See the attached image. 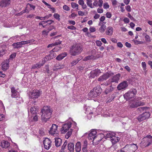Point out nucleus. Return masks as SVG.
<instances>
[{
    "label": "nucleus",
    "instance_id": "nucleus-58",
    "mask_svg": "<svg viewBox=\"0 0 152 152\" xmlns=\"http://www.w3.org/2000/svg\"><path fill=\"white\" fill-rule=\"evenodd\" d=\"M16 56V54L15 53H14L11 54L10 56V59H12L14 58Z\"/></svg>",
    "mask_w": 152,
    "mask_h": 152
},
{
    "label": "nucleus",
    "instance_id": "nucleus-5",
    "mask_svg": "<svg viewBox=\"0 0 152 152\" xmlns=\"http://www.w3.org/2000/svg\"><path fill=\"white\" fill-rule=\"evenodd\" d=\"M34 41V39L26 41H22L20 42L14 43L12 44V45L14 47V48H18L22 47L23 45L28 43L31 44Z\"/></svg>",
    "mask_w": 152,
    "mask_h": 152
},
{
    "label": "nucleus",
    "instance_id": "nucleus-54",
    "mask_svg": "<svg viewBox=\"0 0 152 152\" xmlns=\"http://www.w3.org/2000/svg\"><path fill=\"white\" fill-rule=\"evenodd\" d=\"M96 45L98 46H101L102 45V43L99 40H96Z\"/></svg>",
    "mask_w": 152,
    "mask_h": 152
},
{
    "label": "nucleus",
    "instance_id": "nucleus-47",
    "mask_svg": "<svg viewBox=\"0 0 152 152\" xmlns=\"http://www.w3.org/2000/svg\"><path fill=\"white\" fill-rule=\"evenodd\" d=\"M96 30V29L94 27L91 26L89 28V31L91 32H95Z\"/></svg>",
    "mask_w": 152,
    "mask_h": 152
},
{
    "label": "nucleus",
    "instance_id": "nucleus-8",
    "mask_svg": "<svg viewBox=\"0 0 152 152\" xmlns=\"http://www.w3.org/2000/svg\"><path fill=\"white\" fill-rule=\"evenodd\" d=\"M134 91H129L124 95V97L126 100H128L134 97L137 92L136 90L133 89Z\"/></svg>",
    "mask_w": 152,
    "mask_h": 152
},
{
    "label": "nucleus",
    "instance_id": "nucleus-27",
    "mask_svg": "<svg viewBox=\"0 0 152 152\" xmlns=\"http://www.w3.org/2000/svg\"><path fill=\"white\" fill-rule=\"evenodd\" d=\"M148 108L146 107H142L138 108L137 109V111L138 112L141 113L142 112L143 113L148 111Z\"/></svg>",
    "mask_w": 152,
    "mask_h": 152
},
{
    "label": "nucleus",
    "instance_id": "nucleus-1",
    "mask_svg": "<svg viewBox=\"0 0 152 152\" xmlns=\"http://www.w3.org/2000/svg\"><path fill=\"white\" fill-rule=\"evenodd\" d=\"M52 111L50 106H44L41 112V119L42 122H46L50 118Z\"/></svg>",
    "mask_w": 152,
    "mask_h": 152
},
{
    "label": "nucleus",
    "instance_id": "nucleus-22",
    "mask_svg": "<svg viewBox=\"0 0 152 152\" xmlns=\"http://www.w3.org/2000/svg\"><path fill=\"white\" fill-rule=\"evenodd\" d=\"M98 58V57L97 56H94L93 55H91L88 56L84 58L83 59L84 61H86L90 60H94Z\"/></svg>",
    "mask_w": 152,
    "mask_h": 152
},
{
    "label": "nucleus",
    "instance_id": "nucleus-33",
    "mask_svg": "<svg viewBox=\"0 0 152 152\" xmlns=\"http://www.w3.org/2000/svg\"><path fill=\"white\" fill-rule=\"evenodd\" d=\"M110 140L113 144H115L119 141L118 137H116L115 135L112 137Z\"/></svg>",
    "mask_w": 152,
    "mask_h": 152
},
{
    "label": "nucleus",
    "instance_id": "nucleus-42",
    "mask_svg": "<svg viewBox=\"0 0 152 152\" xmlns=\"http://www.w3.org/2000/svg\"><path fill=\"white\" fill-rule=\"evenodd\" d=\"M53 16L56 19L58 20V21L60 20V15L58 13H54L53 15Z\"/></svg>",
    "mask_w": 152,
    "mask_h": 152
},
{
    "label": "nucleus",
    "instance_id": "nucleus-2",
    "mask_svg": "<svg viewBox=\"0 0 152 152\" xmlns=\"http://www.w3.org/2000/svg\"><path fill=\"white\" fill-rule=\"evenodd\" d=\"M83 50V48L79 44L73 45L70 49V53L72 56H75L80 54Z\"/></svg>",
    "mask_w": 152,
    "mask_h": 152
},
{
    "label": "nucleus",
    "instance_id": "nucleus-56",
    "mask_svg": "<svg viewBox=\"0 0 152 152\" xmlns=\"http://www.w3.org/2000/svg\"><path fill=\"white\" fill-rule=\"evenodd\" d=\"M99 3L98 4V6L100 7H102L103 4V1L102 0H99Z\"/></svg>",
    "mask_w": 152,
    "mask_h": 152
},
{
    "label": "nucleus",
    "instance_id": "nucleus-49",
    "mask_svg": "<svg viewBox=\"0 0 152 152\" xmlns=\"http://www.w3.org/2000/svg\"><path fill=\"white\" fill-rule=\"evenodd\" d=\"M63 8L64 10L67 11H69L70 10L69 7L66 5H64Z\"/></svg>",
    "mask_w": 152,
    "mask_h": 152
},
{
    "label": "nucleus",
    "instance_id": "nucleus-39",
    "mask_svg": "<svg viewBox=\"0 0 152 152\" xmlns=\"http://www.w3.org/2000/svg\"><path fill=\"white\" fill-rule=\"evenodd\" d=\"M72 7L73 9H78V5L75 2H72L71 3Z\"/></svg>",
    "mask_w": 152,
    "mask_h": 152
},
{
    "label": "nucleus",
    "instance_id": "nucleus-43",
    "mask_svg": "<svg viewBox=\"0 0 152 152\" xmlns=\"http://www.w3.org/2000/svg\"><path fill=\"white\" fill-rule=\"evenodd\" d=\"M61 49V48L58 46H56L54 49L51 50V52H57L60 50Z\"/></svg>",
    "mask_w": 152,
    "mask_h": 152
},
{
    "label": "nucleus",
    "instance_id": "nucleus-20",
    "mask_svg": "<svg viewBox=\"0 0 152 152\" xmlns=\"http://www.w3.org/2000/svg\"><path fill=\"white\" fill-rule=\"evenodd\" d=\"M104 135L105 138H110V139L112 137L115 135V134L113 132H107L106 134H104Z\"/></svg>",
    "mask_w": 152,
    "mask_h": 152
},
{
    "label": "nucleus",
    "instance_id": "nucleus-61",
    "mask_svg": "<svg viewBox=\"0 0 152 152\" xmlns=\"http://www.w3.org/2000/svg\"><path fill=\"white\" fill-rule=\"evenodd\" d=\"M97 12L98 13H102L103 12V10L102 8H98L97 9Z\"/></svg>",
    "mask_w": 152,
    "mask_h": 152
},
{
    "label": "nucleus",
    "instance_id": "nucleus-15",
    "mask_svg": "<svg viewBox=\"0 0 152 152\" xmlns=\"http://www.w3.org/2000/svg\"><path fill=\"white\" fill-rule=\"evenodd\" d=\"M101 72L99 69H95L91 71L90 73V77L94 78L96 76H97L100 74Z\"/></svg>",
    "mask_w": 152,
    "mask_h": 152
},
{
    "label": "nucleus",
    "instance_id": "nucleus-50",
    "mask_svg": "<svg viewBox=\"0 0 152 152\" xmlns=\"http://www.w3.org/2000/svg\"><path fill=\"white\" fill-rule=\"evenodd\" d=\"M79 60H78L73 61L71 62V64H72V66L75 65L79 61Z\"/></svg>",
    "mask_w": 152,
    "mask_h": 152
},
{
    "label": "nucleus",
    "instance_id": "nucleus-55",
    "mask_svg": "<svg viewBox=\"0 0 152 152\" xmlns=\"http://www.w3.org/2000/svg\"><path fill=\"white\" fill-rule=\"evenodd\" d=\"M67 144V142L66 141L64 142L63 145L62 146L61 149L62 150H64L66 148Z\"/></svg>",
    "mask_w": 152,
    "mask_h": 152
},
{
    "label": "nucleus",
    "instance_id": "nucleus-40",
    "mask_svg": "<svg viewBox=\"0 0 152 152\" xmlns=\"http://www.w3.org/2000/svg\"><path fill=\"white\" fill-rule=\"evenodd\" d=\"M87 2L86 4L90 8H93L94 7L93 6L92 2V0H86Z\"/></svg>",
    "mask_w": 152,
    "mask_h": 152
},
{
    "label": "nucleus",
    "instance_id": "nucleus-14",
    "mask_svg": "<svg viewBox=\"0 0 152 152\" xmlns=\"http://www.w3.org/2000/svg\"><path fill=\"white\" fill-rule=\"evenodd\" d=\"M128 86V84L126 81H124L123 82L120 83L117 86V88L118 90L124 89Z\"/></svg>",
    "mask_w": 152,
    "mask_h": 152
},
{
    "label": "nucleus",
    "instance_id": "nucleus-24",
    "mask_svg": "<svg viewBox=\"0 0 152 152\" xmlns=\"http://www.w3.org/2000/svg\"><path fill=\"white\" fill-rule=\"evenodd\" d=\"M68 149L69 152H74V145L73 143L69 142L68 144Z\"/></svg>",
    "mask_w": 152,
    "mask_h": 152
},
{
    "label": "nucleus",
    "instance_id": "nucleus-51",
    "mask_svg": "<svg viewBox=\"0 0 152 152\" xmlns=\"http://www.w3.org/2000/svg\"><path fill=\"white\" fill-rule=\"evenodd\" d=\"M67 28L69 29L73 30H75L76 29V27L73 26H68L67 27Z\"/></svg>",
    "mask_w": 152,
    "mask_h": 152
},
{
    "label": "nucleus",
    "instance_id": "nucleus-53",
    "mask_svg": "<svg viewBox=\"0 0 152 152\" xmlns=\"http://www.w3.org/2000/svg\"><path fill=\"white\" fill-rule=\"evenodd\" d=\"M97 133V132L95 130H93L91 131V132L89 133H91V134H92V135L94 136L95 137H96V134Z\"/></svg>",
    "mask_w": 152,
    "mask_h": 152
},
{
    "label": "nucleus",
    "instance_id": "nucleus-46",
    "mask_svg": "<svg viewBox=\"0 0 152 152\" xmlns=\"http://www.w3.org/2000/svg\"><path fill=\"white\" fill-rule=\"evenodd\" d=\"M92 134L91 133H89L88 136V138L89 140H91L92 139H95V137L94 135H92Z\"/></svg>",
    "mask_w": 152,
    "mask_h": 152
},
{
    "label": "nucleus",
    "instance_id": "nucleus-30",
    "mask_svg": "<svg viewBox=\"0 0 152 152\" xmlns=\"http://www.w3.org/2000/svg\"><path fill=\"white\" fill-rule=\"evenodd\" d=\"M96 92L95 91V90L93 89L91 91L89 94V96L92 97H95L98 96V95L96 94Z\"/></svg>",
    "mask_w": 152,
    "mask_h": 152
},
{
    "label": "nucleus",
    "instance_id": "nucleus-35",
    "mask_svg": "<svg viewBox=\"0 0 152 152\" xmlns=\"http://www.w3.org/2000/svg\"><path fill=\"white\" fill-rule=\"evenodd\" d=\"M61 69V68H58V69ZM58 69L56 68H53V69H51L50 70L48 68V67H47L46 68L45 72H47L48 73H49L50 74H51V73L54 71H56Z\"/></svg>",
    "mask_w": 152,
    "mask_h": 152
},
{
    "label": "nucleus",
    "instance_id": "nucleus-45",
    "mask_svg": "<svg viewBox=\"0 0 152 152\" xmlns=\"http://www.w3.org/2000/svg\"><path fill=\"white\" fill-rule=\"evenodd\" d=\"M109 7L110 6L106 2L103 4V7L104 9H108L109 8Z\"/></svg>",
    "mask_w": 152,
    "mask_h": 152
},
{
    "label": "nucleus",
    "instance_id": "nucleus-60",
    "mask_svg": "<svg viewBox=\"0 0 152 152\" xmlns=\"http://www.w3.org/2000/svg\"><path fill=\"white\" fill-rule=\"evenodd\" d=\"M126 9L127 11L129 12H130L131 11V9L130 6L129 5H127L126 7Z\"/></svg>",
    "mask_w": 152,
    "mask_h": 152
},
{
    "label": "nucleus",
    "instance_id": "nucleus-23",
    "mask_svg": "<svg viewBox=\"0 0 152 152\" xmlns=\"http://www.w3.org/2000/svg\"><path fill=\"white\" fill-rule=\"evenodd\" d=\"M12 94L11 95L12 98H17L18 97L17 95L18 94V91L15 89L14 87H12L11 88Z\"/></svg>",
    "mask_w": 152,
    "mask_h": 152
},
{
    "label": "nucleus",
    "instance_id": "nucleus-18",
    "mask_svg": "<svg viewBox=\"0 0 152 152\" xmlns=\"http://www.w3.org/2000/svg\"><path fill=\"white\" fill-rule=\"evenodd\" d=\"M11 0H2L0 1V7H6L10 4Z\"/></svg>",
    "mask_w": 152,
    "mask_h": 152
},
{
    "label": "nucleus",
    "instance_id": "nucleus-25",
    "mask_svg": "<svg viewBox=\"0 0 152 152\" xmlns=\"http://www.w3.org/2000/svg\"><path fill=\"white\" fill-rule=\"evenodd\" d=\"M67 53L66 52L63 53L59 55L56 58V59L60 61L62 59L64 58L66 56Z\"/></svg>",
    "mask_w": 152,
    "mask_h": 152
},
{
    "label": "nucleus",
    "instance_id": "nucleus-64",
    "mask_svg": "<svg viewBox=\"0 0 152 152\" xmlns=\"http://www.w3.org/2000/svg\"><path fill=\"white\" fill-rule=\"evenodd\" d=\"M123 21L124 22L126 23H129V19L128 18H125L124 19Z\"/></svg>",
    "mask_w": 152,
    "mask_h": 152
},
{
    "label": "nucleus",
    "instance_id": "nucleus-26",
    "mask_svg": "<svg viewBox=\"0 0 152 152\" xmlns=\"http://www.w3.org/2000/svg\"><path fill=\"white\" fill-rule=\"evenodd\" d=\"M111 85L109 87L105 89V92L106 94H107L113 91L114 90V89L115 88V87H113Z\"/></svg>",
    "mask_w": 152,
    "mask_h": 152
},
{
    "label": "nucleus",
    "instance_id": "nucleus-31",
    "mask_svg": "<svg viewBox=\"0 0 152 152\" xmlns=\"http://www.w3.org/2000/svg\"><path fill=\"white\" fill-rule=\"evenodd\" d=\"M81 144L79 142H77L75 145V150L77 152H80L81 151Z\"/></svg>",
    "mask_w": 152,
    "mask_h": 152
},
{
    "label": "nucleus",
    "instance_id": "nucleus-28",
    "mask_svg": "<svg viewBox=\"0 0 152 152\" xmlns=\"http://www.w3.org/2000/svg\"><path fill=\"white\" fill-rule=\"evenodd\" d=\"M10 145V144L8 142L3 141L1 142V146L3 148H7Z\"/></svg>",
    "mask_w": 152,
    "mask_h": 152
},
{
    "label": "nucleus",
    "instance_id": "nucleus-11",
    "mask_svg": "<svg viewBox=\"0 0 152 152\" xmlns=\"http://www.w3.org/2000/svg\"><path fill=\"white\" fill-rule=\"evenodd\" d=\"M43 142L45 148L47 150H49L52 145L51 141L49 138H46Z\"/></svg>",
    "mask_w": 152,
    "mask_h": 152
},
{
    "label": "nucleus",
    "instance_id": "nucleus-57",
    "mask_svg": "<svg viewBox=\"0 0 152 152\" xmlns=\"http://www.w3.org/2000/svg\"><path fill=\"white\" fill-rule=\"evenodd\" d=\"M48 33V31L47 30H44L42 31V35L45 36L47 35Z\"/></svg>",
    "mask_w": 152,
    "mask_h": 152
},
{
    "label": "nucleus",
    "instance_id": "nucleus-32",
    "mask_svg": "<svg viewBox=\"0 0 152 152\" xmlns=\"http://www.w3.org/2000/svg\"><path fill=\"white\" fill-rule=\"evenodd\" d=\"M106 28V26L104 24L102 23L99 28V31L101 33H103Z\"/></svg>",
    "mask_w": 152,
    "mask_h": 152
},
{
    "label": "nucleus",
    "instance_id": "nucleus-21",
    "mask_svg": "<svg viewBox=\"0 0 152 152\" xmlns=\"http://www.w3.org/2000/svg\"><path fill=\"white\" fill-rule=\"evenodd\" d=\"M55 145L57 147H58L60 146L62 143V140L59 138L57 137H55Z\"/></svg>",
    "mask_w": 152,
    "mask_h": 152
},
{
    "label": "nucleus",
    "instance_id": "nucleus-62",
    "mask_svg": "<svg viewBox=\"0 0 152 152\" xmlns=\"http://www.w3.org/2000/svg\"><path fill=\"white\" fill-rule=\"evenodd\" d=\"M106 16L107 18H110L112 16V15L110 12H107Z\"/></svg>",
    "mask_w": 152,
    "mask_h": 152
},
{
    "label": "nucleus",
    "instance_id": "nucleus-37",
    "mask_svg": "<svg viewBox=\"0 0 152 152\" xmlns=\"http://www.w3.org/2000/svg\"><path fill=\"white\" fill-rule=\"evenodd\" d=\"M9 61L8 60H6L3 62L2 64V66H9Z\"/></svg>",
    "mask_w": 152,
    "mask_h": 152
},
{
    "label": "nucleus",
    "instance_id": "nucleus-36",
    "mask_svg": "<svg viewBox=\"0 0 152 152\" xmlns=\"http://www.w3.org/2000/svg\"><path fill=\"white\" fill-rule=\"evenodd\" d=\"M115 97V95L114 94H112L110 96L107 98L106 99L107 102H110L113 100Z\"/></svg>",
    "mask_w": 152,
    "mask_h": 152
},
{
    "label": "nucleus",
    "instance_id": "nucleus-63",
    "mask_svg": "<svg viewBox=\"0 0 152 152\" xmlns=\"http://www.w3.org/2000/svg\"><path fill=\"white\" fill-rule=\"evenodd\" d=\"M78 13L79 16H83L84 15V12L81 11H78Z\"/></svg>",
    "mask_w": 152,
    "mask_h": 152
},
{
    "label": "nucleus",
    "instance_id": "nucleus-9",
    "mask_svg": "<svg viewBox=\"0 0 152 152\" xmlns=\"http://www.w3.org/2000/svg\"><path fill=\"white\" fill-rule=\"evenodd\" d=\"M145 103L141 101H134L131 102L129 104L130 107L132 108H136L138 106L144 105Z\"/></svg>",
    "mask_w": 152,
    "mask_h": 152
},
{
    "label": "nucleus",
    "instance_id": "nucleus-17",
    "mask_svg": "<svg viewBox=\"0 0 152 152\" xmlns=\"http://www.w3.org/2000/svg\"><path fill=\"white\" fill-rule=\"evenodd\" d=\"M111 75V74L107 73L100 76L98 79V81H103L106 80Z\"/></svg>",
    "mask_w": 152,
    "mask_h": 152
},
{
    "label": "nucleus",
    "instance_id": "nucleus-6",
    "mask_svg": "<svg viewBox=\"0 0 152 152\" xmlns=\"http://www.w3.org/2000/svg\"><path fill=\"white\" fill-rule=\"evenodd\" d=\"M141 142L144 144L146 146H149L152 143V137L150 135H148L143 138Z\"/></svg>",
    "mask_w": 152,
    "mask_h": 152
},
{
    "label": "nucleus",
    "instance_id": "nucleus-38",
    "mask_svg": "<svg viewBox=\"0 0 152 152\" xmlns=\"http://www.w3.org/2000/svg\"><path fill=\"white\" fill-rule=\"evenodd\" d=\"M72 129H70L69 131L65 135V138L66 139H68V138L72 134Z\"/></svg>",
    "mask_w": 152,
    "mask_h": 152
},
{
    "label": "nucleus",
    "instance_id": "nucleus-52",
    "mask_svg": "<svg viewBox=\"0 0 152 152\" xmlns=\"http://www.w3.org/2000/svg\"><path fill=\"white\" fill-rule=\"evenodd\" d=\"M87 142L86 140H85L83 142V145L82 148H87Z\"/></svg>",
    "mask_w": 152,
    "mask_h": 152
},
{
    "label": "nucleus",
    "instance_id": "nucleus-12",
    "mask_svg": "<svg viewBox=\"0 0 152 152\" xmlns=\"http://www.w3.org/2000/svg\"><path fill=\"white\" fill-rule=\"evenodd\" d=\"M40 92L38 90L34 91L30 93L29 96L31 98L34 99L38 98L40 95Z\"/></svg>",
    "mask_w": 152,
    "mask_h": 152
},
{
    "label": "nucleus",
    "instance_id": "nucleus-19",
    "mask_svg": "<svg viewBox=\"0 0 152 152\" xmlns=\"http://www.w3.org/2000/svg\"><path fill=\"white\" fill-rule=\"evenodd\" d=\"M113 28L111 26H108L107 27L105 31V34L107 35L111 36L113 34Z\"/></svg>",
    "mask_w": 152,
    "mask_h": 152
},
{
    "label": "nucleus",
    "instance_id": "nucleus-13",
    "mask_svg": "<svg viewBox=\"0 0 152 152\" xmlns=\"http://www.w3.org/2000/svg\"><path fill=\"white\" fill-rule=\"evenodd\" d=\"M121 75L118 73L114 75L111 78V85H113V83H115L116 84L118 83V81L120 79Z\"/></svg>",
    "mask_w": 152,
    "mask_h": 152
},
{
    "label": "nucleus",
    "instance_id": "nucleus-59",
    "mask_svg": "<svg viewBox=\"0 0 152 152\" xmlns=\"http://www.w3.org/2000/svg\"><path fill=\"white\" fill-rule=\"evenodd\" d=\"M61 41H60L59 40H58L57 41L55 42V43H53V44L54 46H55L56 45H60L61 44Z\"/></svg>",
    "mask_w": 152,
    "mask_h": 152
},
{
    "label": "nucleus",
    "instance_id": "nucleus-7",
    "mask_svg": "<svg viewBox=\"0 0 152 152\" xmlns=\"http://www.w3.org/2000/svg\"><path fill=\"white\" fill-rule=\"evenodd\" d=\"M150 114L149 112H145L140 115L137 118V119L139 122H141L146 119H148L150 116Z\"/></svg>",
    "mask_w": 152,
    "mask_h": 152
},
{
    "label": "nucleus",
    "instance_id": "nucleus-44",
    "mask_svg": "<svg viewBox=\"0 0 152 152\" xmlns=\"http://www.w3.org/2000/svg\"><path fill=\"white\" fill-rule=\"evenodd\" d=\"M132 41L134 42L136 45H138L140 44H142L144 43L142 41H138L137 40L133 39Z\"/></svg>",
    "mask_w": 152,
    "mask_h": 152
},
{
    "label": "nucleus",
    "instance_id": "nucleus-41",
    "mask_svg": "<svg viewBox=\"0 0 152 152\" xmlns=\"http://www.w3.org/2000/svg\"><path fill=\"white\" fill-rule=\"evenodd\" d=\"M145 39L147 42H150L151 41L150 37L149 35L145 33Z\"/></svg>",
    "mask_w": 152,
    "mask_h": 152
},
{
    "label": "nucleus",
    "instance_id": "nucleus-3",
    "mask_svg": "<svg viewBox=\"0 0 152 152\" xmlns=\"http://www.w3.org/2000/svg\"><path fill=\"white\" fill-rule=\"evenodd\" d=\"M56 56V54L54 52H51V50L50 51V54L44 58L42 59V61L38 63L37 66H43L44 64L47 61L54 58Z\"/></svg>",
    "mask_w": 152,
    "mask_h": 152
},
{
    "label": "nucleus",
    "instance_id": "nucleus-34",
    "mask_svg": "<svg viewBox=\"0 0 152 152\" xmlns=\"http://www.w3.org/2000/svg\"><path fill=\"white\" fill-rule=\"evenodd\" d=\"M93 89L95 90V91L96 92V94H97L98 96L102 91V89L99 86H97L96 87H95Z\"/></svg>",
    "mask_w": 152,
    "mask_h": 152
},
{
    "label": "nucleus",
    "instance_id": "nucleus-4",
    "mask_svg": "<svg viewBox=\"0 0 152 152\" xmlns=\"http://www.w3.org/2000/svg\"><path fill=\"white\" fill-rule=\"evenodd\" d=\"M138 146L136 144H132L126 145L123 148L125 152H134L137 149Z\"/></svg>",
    "mask_w": 152,
    "mask_h": 152
},
{
    "label": "nucleus",
    "instance_id": "nucleus-16",
    "mask_svg": "<svg viewBox=\"0 0 152 152\" xmlns=\"http://www.w3.org/2000/svg\"><path fill=\"white\" fill-rule=\"evenodd\" d=\"M71 125L69 124H64L61 129L62 133H65L71 127Z\"/></svg>",
    "mask_w": 152,
    "mask_h": 152
},
{
    "label": "nucleus",
    "instance_id": "nucleus-48",
    "mask_svg": "<svg viewBox=\"0 0 152 152\" xmlns=\"http://www.w3.org/2000/svg\"><path fill=\"white\" fill-rule=\"evenodd\" d=\"M5 53V50H0V57L2 56Z\"/></svg>",
    "mask_w": 152,
    "mask_h": 152
},
{
    "label": "nucleus",
    "instance_id": "nucleus-10",
    "mask_svg": "<svg viewBox=\"0 0 152 152\" xmlns=\"http://www.w3.org/2000/svg\"><path fill=\"white\" fill-rule=\"evenodd\" d=\"M57 128L58 126L57 125L53 124L50 128V130L49 131V133L54 136H56L58 132Z\"/></svg>",
    "mask_w": 152,
    "mask_h": 152
},
{
    "label": "nucleus",
    "instance_id": "nucleus-29",
    "mask_svg": "<svg viewBox=\"0 0 152 152\" xmlns=\"http://www.w3.org/2000/svg\"><path fill=\"white\" fill-rule=\"evenodd\" d=\"M29 110H30V113L33 115L37 114V109L34 107H32L29 109L28 108V113H29Z\"/></svg>",
    "mask_w": 152,
    "mask_h": 152
}]
</instances>
